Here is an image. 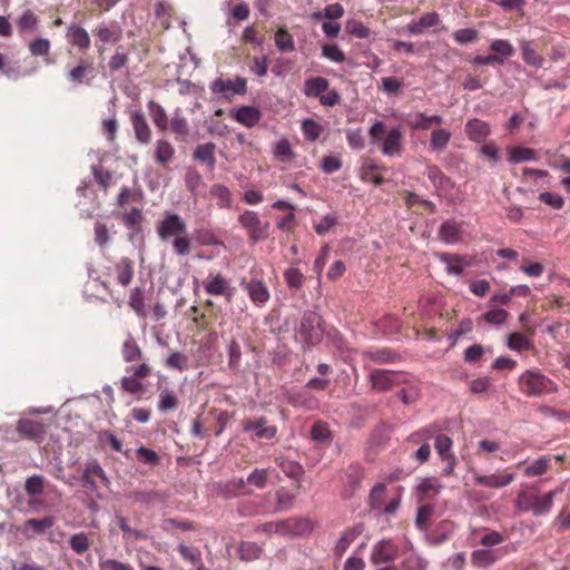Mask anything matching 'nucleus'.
<instances>
[{
    "label": "nucleus",
    "instance_id": "f257e3e1",
    "mask_svg": "<svg viewBox=\"0 0 570 570\" xmlns=\"http://www.w3.org/2000/svg\"><path fill=\"white\" fill-rule=\"evenodd\" d=\"M157 234L161 240L174 239L173 249L177 255L186 256L190 253L187 225L179 215L167 213L157 226Z\"/></svg>",
    "mask_w": 570,
    "mask_h": 570
},
{
    "label": "nucleus",
    "instance_id": "f03ea898",
    "mask_svg": "<svg viewBox=\"0 0 570 570\" xmlns=\"http://www.w3.org/2000/svg\"><path fill=\"white\" fill-rule=\"evenodd\" d=\"M562 491L563 488L560 487L556 490L549 491L543 495H540L534 488L521 490L517 495L515 507L521 511H530L535 517L542 515L551 510L554 497Z\"/></svg>",
    "mask_w": 570,
    "mask_h": 570
},
{
    "label": "nucleus",
    "instance_id": "7ed1b4c3",
    "mask_svg": "<svg viewBox=\"0 0 570 570\" xmlns=\"http://www.w3.org/2000/svg\"><path fill=\"white\" fill-rule=\"evenodd\" d=\"M520 391L529 396L537 397L556 392V384L538 370L523 372L518 381Z\"/></svg>",
    "mask_w": 570,
    "mask_h": 570
},
{
    "label": "nucleus",
    "instance_id": "20e7f679",
    "mask_svg": "<svg viewBox=\"0 0 570 570\" xmlns=\"http://www.w3.org/2000/svg\"><path fill=\"white\" fill-rule=\"evenodd\" d=\"M303 94L308 98H317L322 106L334 107L341 102V97L335 89L330 90L328 79L317 76L304 81Z\"/></svg>",
    "mask_w": 570,
    "mask_h": 570
},
{
    "label": "nucleus",
    "instance_id": "39448f33",
    "mask_svg": "<svg viewBox=\"0 0 570 570\" xmlns=\"http://www.w3.org/2000/svg\"><path fill=\"white\" fill-rule=\"evenodd\" d=\"M322 318L314 311H305L296 336L307 346H314L323 337Z\"/></svg>",
    "mask_w": 570,
    "mask_h": 570
},
{
    "label": "nucleus",
    "instance_id": "423d86ee",
    "mask_svg": "<svg viewBox=\"0 0 570 570\" xmlns=\"http://www.w3.org/2000/svg\"><path fill=\"white\" fill-rule=\"evenodd\" d=\"M96 48L99 56L106 51V45H116L122 39V28L119 22L101 21L92 29Z\"/></svg>",
    "mask_w": 570,
    "mask_h": 570
},
{
    "label": "nucleus",
    "instance_id": "0eeeda50",
    "mask_svg": "<svg viewBox=\"0 0 570 570\" xmlns=\"http://www.w3.org/2000/svg\"><path fill=\"white\" fill-rule=\"evenodd\" d=\"M238 223L247 232V236L253 243L265 240L269 236L271 224L261 220L258 214L254 210H245L240 214Z\"/></svg>",
    "mask_w": 570,
    "mask_h": 570
},
{
    "label": "nucleus",
    "instance_id": "6e6552de",
    "mask_svg": "<svg viewBox=\"0 0 570 570\" xmlns=\"http://www.w3.org/2000/svg\"><path fill=\"white\" fill-rule=\"evenodd\" d=\"M202 286L207 294L223 296L227 302H230L234 296L235 288L230 286V282L219 271L210 269L202 281Z\"/></svg>",
    "mask_w": 570,
    "mask_h": 570
},
{
    "label": "nucleus",
    "instance_id": "1a4fd4ad",
    "mask_svg": "<svg viewBox=\"0 0 570 570\" xmlns=\"http://www.w3.org/2000/svg\"><path fill=\"white\" fill-rule=\"evenodd\" d=\"M95 76L94 61L88 58H79L77 63L66 72L67 80L75 86H90Z\"/></svg>",
    "mask_w": 570,
    "mask_h": 570
},
{
    "label": "nucleus",
    "instance_id": "9d476101",
    "mask_svg": "<svg viewBox=\"0 0 570 570\" xmlns=\"http://www.w3.org/2000/svg\"><path fill=\"white\" fill-rule=\"evenodd\" d=\"M368 377L372 389L381 392L389 391L406 381L403 373L383 368L371 371Z\"/></svg>",
    "mask_w": 570,
    "mask_h": 570
},
{
    "label": "nucleus",
    "instance_id": "9b49d317",
    "mask_svg": "<svg viewBox=\"0 0 570 570\" xmlns=\"http://www.w3.org/2000/svg\"><path fill=\"white\" fill-rule=\"evenodd\" d=\"M209 89L212 94H220L228 99L232 95H245L247 92V80L239 76L235 79L216 78L210 82Z\"/></svg>",
    "mask_w": 570,
    "mask_h": 570
},
{
    "label": "nucleus",
    "instance_id": "f8f14e48",
    "mask_svg": "<svg viewBox=\"0 0 570 570\" xmlns=\"http://www.w3.org/2000/svg\"><path fill=\"white\" fill-rule=\"evenodd\" d=\"M242 426L245 433H254L252 435L253 440H271L277 433V428L275 425H269L265 416H261L255 420L244 419L242 421Z\"/></svg>",
    "mask_w": 570,
    "mask_h": 570
},
{
    "label": "nucleus",
    "instance_id": "ddd939ff",
    "mask_svg": "<svg viewBox=\"0 0 570 570\" xmlns=\"http://www.w3.org/2000/svg\"><path fill=\"white\" fill-rule=\"evenodd\" d=\"M472 473L475 484L491 489L505 488L515 479V474L509 472L507 469L488 475L482 474L479 471H473Z\"/></svg>",
    "mask_w": 570,
    "mask_h": 570
},
{
    "label": "nucleus",
    "instance_id": "4468645a",
    "mask_svg": "<svg viewBox=\"0 0 570 570\" xmlns=\"http://www.w3.org/2000/svg\"><path fill=\"white\" fill-rule=\"evenodd\" d=\"M240 286L257 307L265 306L271 298L267 285L261 279H250L248 282L243 279Z\"/></svg>",
    "mask_w": 570,
    "mask_h": 570
},
{
    "label": "nucleus",
    "instance_id": "2eb2a0df",
    "mask_svg": "<svg viewBox=\"0 0 570 570\" xmlns=\"http://www.w3.org/2000/svg\"><path fill=\"white\" fill-rule=\"evenodd\" d=\"M16 431L21 439L40 443L45 439L46 430L42 423L31 419H20L17 423Z\"/></svg>",
    "mask_w": 570,
    "mask_h": 570
},
{
    "label": "nucleus",
    "instance_id": "dca6fc26",
    "mask_svg": "<svg viewBox=\"0 0 570 570\" xmlns=\"http://www.w3.org/2000/svg\"><path fill=\"white\" fill-rule=\"evenodd\" d=\"M66 39L69 45L77 48L80 52H87L91 47L89 32L78 23H70L66 30Z\"/></svg>",
    "mask_w": 570,
    "mask_h": 570
},
{
    "label": "nucleus",
    "instance_id": "f3484780",
    "mask_svg": "<svg viewBox=\"0 0 570 570\" xmlns=\"http://www.w3.org/2000/svg\"><path fill=\"white\" fill-rule=\"evenodd\" d=\"M135 263L128 257H121L112 267L109 268V275L115 276L117 283L122 287L129 286L134 278Z\"/></svg>",
    "mask_w": 570,
    "mask_h": 570
},
{
    "label": "nucleus",
    "instance_id": "a211bd4d",
    "mask_svg": "<svg viewBox=\"0 0 570 570\" xmlns=\"http://www.w3.org/2000/svg\"><path fill=\"white\" fill-rule=\"evenodd\" d=\"M464 222L448 219L443 222L439 229V237L446 244H456L463 239Z\"/></svg>",
    "mask_w": 570,
    "mask_h": 570
},
{
    "label": "nucleus",
    "instance_id": "6ab92c4d",
    "mask_svg": "<svg viewBox=\"0 0 570 570\" xmlns=\"http://www.w3.org/2000/svg\"><path fill=\"white\" fill-rule=\"evenodd\" d=\"M403 131L401 127L391 129L382 141L381 151L389 157L401 156L403 151Z\"/></svg>",
    "mask_w": 570,
    "mask_h": 570
},
{
    "label": "nucleus",
    "instance_id": "aec40b11",
    "mask_svg": "<svg viewBox=\"0 0 570 570\" xmlns=\"http://www.w3.org/2000/svg\"><path fill=\"white\" fill-rule=\"evenodd\" d=\"M397 548L391 540H382L377 542L372 551L371 561L375 564H384L393 561L396 558Z\"/></svg>",
    "mask_w": 570,
    "mask_h": 570
},
{
    "label": "nucleus",
    "instance_id": "412c9836",
    "mask_svg": "<svg viewBox=\"0 0 570 570\" xmlns=\"http://www.w3.org/2000/svg\"><path fill=\"white\" fill-rule=\"evenodd\" d=\"M94 478L100 479L105 485H108V483H109V480H108L104 469L100 466V464L97 461H91L86 464L83 474H82L83 487H86L90 490H96L97 484L94 481Z\"/></svg>",
    "mask_w": 570,
    "mask_h": 570
},
{
    "label": "nucleus",
    "instance_id": "4be33fe9",
    "mask_svg": "<svg viewBox=\"0 0 570 570\" xmlns=\"http://www.w3.org/2000/svg\"><path fill=\"white\" fill-rule=\"evenodd\" d=\"M232 116L238 124L247 128H253L262 119L261 110L254 106H242Z\"/></svg>",
    "mask_w": 570,
    "mask_h": 570
},
{
    "label": "nucleus",
    "instance_id": "5701e85b",
    "mask_svg": "<svg viewBox=\"0 0 570 570\" xmlns=\"http://www.w3.org/2000/svg\"><path fill=\"white\" fill-rule=\"evenodd\" d=\"M316 528V522L308 518H292L284 521L285 533L294 535H308Z\"/></svg>",
    "mask_w": 570,
    "mask_h": 570
},
{
    "label": "nucleus",
    "instance_id": "b1692460",
    "mask_svg": "<svg viewBox=\"0 0 570 570\" xmlns=\"http://www.w3.org/2000/svg\"><path fill=\"white\" fill-rule=\"evenodd\" d=\"M363 531V525L357 524L352 528L345 529L341 535L337 542L335 543V547L333 549V552L336 557L341 558L350 548V546L355 541V539L361 535Z\"/></svg>",
    "mask_w": 570,
    "mask_h": 570
},
{
    "label": "nucleus",
    "instance_id": "393cba45",
    "mask_svg": "<svg viewBox=\"0 0 570 570\" xmlns=\"http://www.w3.org/2000/svg\"><path fill=\"white\" fill-rule=\"evenodd\" d=\"M465 134L471 140L475 142H481L489 136L490 126L488 125V122L474 118L466 122Z\"/></svg>",
    "mask_w": 570,
    "mask_h": 570
},
{
    "label": "nucleus",
    "instance_id": "a878e982",
    "mask_svg": "<svg viewBox=\"0 0 570 570\" xmlns=\"http://www.w3.org/2000/svg\"><path fill=\"white\" fill-rule=\"evenodd\" d=\"M175 156L174 146L166 139H159L155 144L154 158L155 161L165 167L167 166Z\"/></svg>",
    "mask_w": 570,
    "mask_h": 570
},
{
    "label": "nucleus",
    "instance_id": "bb28decb",
    "mask_svg": "<svg viewBox=\"0 0 570 570\" xmlns=\"http://www.w3.org/2000/svg\"><path fill=\"white\" fill-rule=\"evenodd\" d=\"M443 118L438 115L426 116L423 112H416L409 120V126L414 130H428L433 125H441Z\"/></svg>",
    "mask_w": 570,
    "mask_h": 570
},
{
    "label": "nucleus",
    "instance_id": "cd10ccee",
    "mask_svg": "<svg viewBox=\"0 0 570 570\" xmlns=\"http://www.w3.org/2000/svg\"><path fill=\"white\" fill-rule=\"evenodd\" d=\"M551 455H542L524 468L523 475L527 478L540 476L546 474L551 469Z\"/></svg>",
    "mask_w": 570,
    "mask_h": 570
},
{
    "label": "nucleus",
    "instance_id": "c85d7f7f",
    "mask_svg": "<svg viewBox=\"0 0 570 570\" xmlns=\"http://www.w3.org/2000/svg\"><path fill=\"white\" fill-rule=\"evenodd\" d=\"M490 50L493 52L492 56L497 57L499 61L497 65H504L505 60L514 55L513 46L503 39H497L491 42Z\"/></svg>",
    "mask_w": 570,
    "mask_h": 570
},
{
    "label": "nucleus",
    "instance_id": "c756f323",
    "mask_svg": "<svg viewBox=\"0 0 570 570\" xmlns=\"http://www.w3.org/2000/svg\"><path fill=\"white\" fill-rule=\"evenodd\" d=\"M498 560V552L491 549H478L471 553V562L479 568H488Z\"/></svg>",
    "mask_w": 570,
    "mask_h": 570
},
{
    "label": "nucleus",
    "instance_id": "7c9ffc66",
    "mask_svg": "<svg viewBox=\"0 0 570 570\" xmlns=\"http://www.w3.org/2000/svg\"><path fill=\"white\" fill-rule=\"evenodd\" d=\"M131 120L137 140L141 144H148L151 139V131L144 115L135 112Z\"/></svg>",
    "mask_w": 570,
    "mask_h": 570
},
{
    "label": "nucleus",
    "instance_id": "2f4dec72",
    "mask_svg": "<svg viewBox=\"0 0 570 570\" xmlns=\"http://www.w3.org/2000/svg\"><path fill=\"white\" fill-rule=\"evenodd\" d=\"M121 355L125 362L131 363L141 360L142 352L132 335H128L122 343Z\"/></svg>",
    "mask_w": 570,
    "mask_h": 570
},
{
    "label": "nucleus",
    "instance_id": "473e14b6",
    "mask_svg": "<svg viewBox=\"0 0 570 570\" xmlns=\"http://www.w3.org/2000/svg\"><path fill=\"white\" fill-rule=\"evenodd\" d=\"M441 261L446 264V273L451 275L461 276L463 274V264L469 265L464 256L455 254H441Z\"/></svg>",
    "mask_w": 570,
    "mask_h": 570
},
{
    "label": "nucleus",
    "instance_id": "72a5a7b5",
    "mask_svg": "<svg viewBox=\"0 0 570 570\" xmlns=\"http://www.w3.org/2000/svg\"><path fill=\"white\" fill-rule=\"evenodd\" d=\"M168 127L171 130V132L176 135L178 140H187V137L189 136V125L187 119L183 117L179 112H175V115L168 122Z\"/></svg>",
    "mask_w": 570,
    "mask_h": 570
},
{
    "label": "nucleus",
    "instance_id": "f704fd0d",
    "mask_svg": "<svg viewBox=\"0 0 570 570\" xmlns=\"http://www.w3.org/2000/svg\"><path fill=\"white\" fill-rule=\"evenodd\" d=\"M521 55L524 62L534 68H541L544 62V58L537 52L531 46L530 41L522 40L520 43Z\"/></svg>",
    "mask_w": 570,
    "mask_h": 570
},
{
    "label": "nucleus",
    "instance_id": "c9c22d12",
    "mask_svg": "<svg viewBox=\"0 0 570 570\" xmlns=\"http://www.w3.org/2000/svg\"><path fill=\"white\" fill-rule=\"evenodd\" d=\"M275 45L282 52H292L295 50V41L286 27H279L275 32Z\"/></svg>",
    "mask_w": 570,
    "mask_h": 570
},
{
    "label": "nucleus",
    "instance_id": "e433bc0d",
    "mask_svg": "<svg viewBox=\"0 0 570 570\" xmlns=\"http://www.w3.org/2000/svg\"><path fill=\"white\" fill-rule=\"evenodd\" d=\"M507 345L510 350L519 353L529 351L533 347V344L528 335L517 332L511 333L508 336Z\"/></svg>",
    "mask_w": 570,
    "mask_h": 570
},
{
    "label": "nucleus",
    "instance_id": "4c0bfd02",
    "mask_svg": "<svg viewBox=\"0 0 570 570\" xmlns=\"http://www.w3.org/2000/svg\"><path fill=\"white\" fill-rule=\"evenodd\" d=\"M441 489V484L435 478H426L424 479L420 485L417 487V491L420 494V500H429L435 497Z\"/></svg>",
    "mask_w": 570,
    "mask_h": 570
},
{
    "label": "nucleus",
    "instance_id": "58836bf2",
    "mask_svg": "<svg viewBox=\"0 0 570 570\" xmlns=\"http://www.w3.org/2000/svg\"><path fill=\"white\" fill-rule=\"evenodd\" d=\"M148 108L155 126L161 131L166 130L169 121L165 109L155 101H150Z\"/></svg>",
    "mask_w": 570,
    "mask_h": 570
},
{
    "label": "nucleus",
    "instance_id": "ea45409f",
    "mask_svg": "<svg viewBox=\"0 0 570 570\" xmlns=\"http://www.w3.org/2000/svg\"><path fill=\"white\" fill-rule=\"evenodd\" d=\"M451 139V132L446 129H435L431 134L430 148L434 151H442Z\"/></svg>",
    "mask_w": 570,
    "mask_h": 570
},
{
    "label": "nucleus",
    "instance_id": "a19ab883",
    "mask_svg": "<svg viewBox=\"0 0 570 570\" xmlns=\"http://www.w3.org/2000/svg\"><path fill=\"white\" fill-rule=\"evenodd\" d=\"M55 524L53 517H45L42 519H28L24 522V532L31 529L36 534H42L46 530L50 529Z\"/></svg>",
    "mask_w": 570,
    "mask_h": 570
},
{
    "label": "nucleus",
    "instance_id": "79ce46f5",
    "mask_svg": "<svg viewBox=\"0 0 570 570\" xmlns=\"http://www.w3.org/2000/svg\"><path fill=\"white\" fill-rule=\"evenodd\" d=\"M210 195L217 200L220 208H229L232 204V194L229 189L219 184H215L210 188Z\"/></svg>",
    "mask_w": 570,
    "mask_h": 570
},
{
    "label": "nucleus",
    "instance_id": "37998d69",
    "mask_svg": "<svg viewBox=\"0 0 570 570\" xmlns=\"http://www.w3.org/2000/svg\"><path fill=\"white\" fill-rule=\"evenodd\" d=\"M453 441L450 436L445 434H439L435 436L434 440V449L439 456L442 459H445L450 455H454L452 451Z\"/></svg>",
    "mask_w": 570,
    "mask_h": 570
},
{
    "label": "nucleus",
    "instance_id": "c03bdc74",
    "mask_svg": "<svg viewBox=\"0 0 570 570\" xmlns=\"http://www.w3.org/2000/svg\"><path fill=\"white\" fill-rule=\"evenodd\" d=\"M194 157L213 167L215 165V145L213 142H207L197 146L194 151Z\"/></svg>",
    "mask_w": 570,
    "mask_h": 570
},
{
    "label": "nucleus",
    "instance_id": "a18cd8bd",
    "mask_svg": "<svg viewBox=\"0 0 570 570\" xmlns=\"http://www.w3.org/2000/svg\"><path fill=\"white\" fill-rule=\"evenodd\" d=\"M509 159L512 163L530 161L535 160L537 155L533 149L518 146L509 150Z\"/></svg>",
    "mask_w": 570,
    "mask_h": 570
},
{
    "label": "nucleus",
    "instance_id": "49530a36",
    "mask_svg": "<svg viewBox=\"0 0 570 570\" xmlns=\"http://www.w3.org/2000/svg\"><path fill=\"white\" fill-rule=\"evenodd\" d=\"M386 487L384 483H377L373 487L370 493V507L373 510H380L383 508L385 500Z\"/></svg>",
    "mask_w": 570,
    "mask_h": 570
},
{
    "label": "nucleus",
    "instance_id": "de8ad7c7",
    "mask_svg": "<svg viewBox=\"0 0 570 570\" xmlns=\"http://www.w3.org/2000/svg\"><path fill=\"white\" fill-rule=\"evenodd\" d=\"M128 304L138 315H145L144 289L141 287L131 289Z\"/></svg>",
    "mask_w": 570,
    "mask_h": 570
},
{
    "label": "nucleus",
    "instance_id": "09e8293b",
    "mask_svg": "<svg viewBox=\"0 0 570 570\" xmlns=\"http://www.w3.org/2000/svg\"><path fill=\"white\" fill-rule=\"evenodd\" d=\"M39 22L38 17L31 11L26 10L18 19L17 27L20 32L35 30Z\"/></svg>",
    "mask_w": 570,
    "mask_h": 570
},
{
    "label": "nucleus",
    "instance_id": "8fccbe9b",
    "mask_svg": "<svg viewBox=\"0 0 570 570\" xmlns=\"http://www.w3.org/2000/svg\"><path fill=\"white\" fill-rule=\"evenodd\" d=\"M346 31L355 38L366 39L371 36V30L358 20H348L345 24Z\"/></svg>",
    "mask_w": 570,
    "mask_h": 570
},
{
    "label": "nucleus",
    "instance_id": "3c124183",
    "mask_svg": "<svg viewBox=\"0 0 570 570\" xmlns=\"http://www.w3.org/2000/svg\"><path fill=\"white\" fill-rule=\"evenodd\" d=\"M302 131L305 139L309 141H315L320 138L323 128L318 122L314 121L313 119H306L302 124Z\"/></svg>",
    "mask_w": 570,
    "mask_h": 570
},
{
    "label": "nucleus",
    "instance_id": "603ef678",
    "mask_svg": "<svg viewBox=\"0 0 570 570\" xmlns=\"http://www.w3.org/2000/svg\"><path fill=\"white\" fill-rule=\"evenodd\" d=\"M128 61V55L122 51L121 47H118L109 58L108 68L110 69V71H118L126 67Z\"/></svg>",
    "mask_w": 570,
    "mask_h": 570
},
{
    "label": "nucleus",
    "instance_id": "864d4df0",
    "mask_svg": "<svg viewBox=\"0 0 570 570\" xmlns=\"http://www.w3.org/2000/svg\"><path fill=\"white\" fill-rule=\"evenodd\" d=\"M284 278L291 289H299L303 286L304 275L296 267H291L285 271Z\"/></svg>",
    "mask_w": 570,
    "mask_h": 570
},
{
    "label": "nucleus",
    "instance_id": "5fc2aeb1",
    "mask_svg": "<svg viewBox=\"0 0 570 570\" xmlns=\"http://www.w3.org/2000/svg\"><path fill=\"white\" fill-rule=\"evenodd\" d=\"M210 415H213L216 421L215 435L219 436L229 423L232 414L224 410L213 409Z\"/></svg>",
    "mask_w": 570,
    "mask_h": 570
},
{
    "label": "nucleus",
    "instance_id": "6e6d98bb",
    "mask_svg": "<svg viewBox=\"0 0 570 570\" xmlns=\"http://www.w3.org/2000/svg\"><path fill=\"white\" fill-rule=\"evenodd\" d=\"M166 366L168 368L177 370L179 372H183L188 368V358L186 355H184L180 352H173L167 358H166Z\"/></svg>",
    "mask_w": 570,
    "mask_h": 570
},
{
    "label": "nucleus",
    "instance_id": "4d7b16f0",
    "mask_svg": "<svg viewBox=\"0 0 570 570\" xmlns=\"http://www.w3.org/2000/svg\"><path fill=\"white\" fill-rule=\"evenodd\" d=\"M51 43L47 38H36L29 43V51L32 56L45 57L49 55Z\"/></svg>",
    "mask_w": 570,
    "mask_h": 570
},
{
    "label": "nucleus",
    "instance_id": "13d9d810",
    "mask_svg": "<svg viewBox=\"0 0 570 570\" xmlns=\"http://www.w3.org/2000/svg\"><path fill=\"white\" fill-rule=\"evenodd\" d=\"M268 475L269 472L267 469H255L247 476L246 482L257 489H264L266 487Z\"/></svg>",
    "mask_w": 570,
    "mask_h": 570
},
{
    "label": "nucleus",
    "instance_id": "bf43d9fd",
    "mask_svg": "<svg viewBox=\"0 0 570 570\" xmlns=\"http://www.w3.org/2000/svg\"><path fill=\"white\" fill-rule=\"evenodd\" d=\"M397 396L403 404L409 405L419 401L421 397V390L416 385H409L397 392Z\"/></svg>",
    "mask_w": 570,
    "mask_h": 570
},
{
    "label": "nucleus",
    "instance_id": "052dcab7",
    "mask_svg": "<svg viewBox=\"0 0 570 570\" xmlns=\"http://www.w3.org/2000/svg\"><path fill=\"white\" fill-rule=\"evenodd\" d=\"M45 479L41 475H32L27 479L24 490L30 497L40 495L43 492Z\"/></svg>",
    "mask_w": 570,
    "mask_h": 570
},
{
    "label": "nucleus",
    "instance_id": "680f3d73",
    "mask_svg": "<svg viewBox=\"0 0 570 570\" xmlns=\"http://www.w3.org/2000/svg\"><path fill=\"white\" fill-rule=\"evenodd\" d=\"M242 40L245 43L261 46L265 41V36L255 26H248L243 31Z\"/></svg>",
    "mask_w": 570,
    "mask_h": 570
},
{
    "label": "nucleus",
    "instance_id": "e2e57ef3",
    "mask_svg": "<svg viewBox=\"0 0 570 570\" xmlns=\"http://www.w3.org/2000/svg\"><path fill=\"white\" fill-rule=\"evenodd\" d=\"M322 56L337 63H342L346 60L345 53L337 45H324L322 47Z\"/></svg>",
    "mask_w": 570,
    "mask_h": 570
},
{
    "label": "nucleus",
    "instance_id": "0e129e2a",
    "mask_svg": "<svg viewBox=\"0 0 570 570\" xmlns=\"http://www.w3.org/2000/svg\"><path fill=\"white\" fill-rule=\"evenodd\" d=\"M141 199V193L136 191L129 187H122L119 191L117 204L120 207L126 206L129 203L139 202Z\"/></svg>",
    "mask_w": 570,
    "mask_h": 570
},
{
    "label": "nucleus",
    "instance_id": "69168bd1",
    "mask_svg": "<svg viewBox=\"0 0 570 570\" xmlns=\"http://www.w3.org/2000/svg\"><path fill=\"white\" fill-rule=\"evenodd\" d=\"M69 543L71 549L78 554L85 553L90 547L88 537L82 532L73 534L70 538Z\"/></svg>",
    "mask_w": 570,
    "mask_h": 570
},
{
    "label": "nucleus",
    "instance_id": "338daca9",
    "mask_svg": "<svg viewBox=\"0 0 570 570\" xmlns=\"http://www.w3.org/2000/svg\"><path fill=\"white\" fill-rule=\"evenodd\" d=\"M453 38L454 40L460 43V45H466V43H471V42H474L478 40L479 38V33L476 30L474 29H471V28H464V29H460V30H456L454 33H453Z\"/></svg>",
    "mask_w": 570,
    "mask_h": 570
},
{
    "label": "nucleus",
    "instance_id": "774afa93",
    "mask_svg": "<svg viewBox=\"0 0 570 570\" xmlns=\"http://www.w3.org/2000/svg\"><path fill=\"white\" fill-rule=\"evenodd\" d=\"M276 510L277 511H286L289 510L295 501V495L284 489L277 491L276 493Z\"/></svg>",
    "mask_w": 570,
    "mask_h": 570
}]
</instances>
